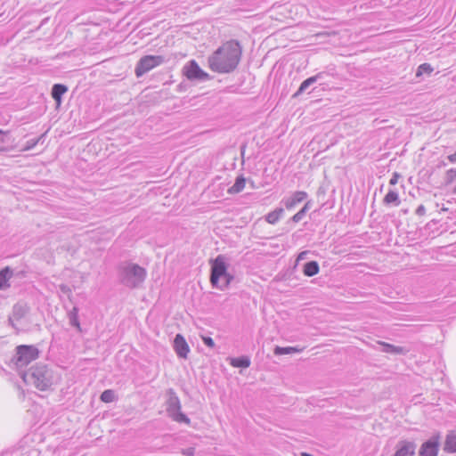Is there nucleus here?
I'll use <instances>...</instances> for the list:
<instances>
[{
  "label": "nucleus",
  "instance_id": "obj_1",
  "mask_svg": "<svg viewBox=\"0 0 456 456\" xmlns=\"http://www.w3.org/2000/svg\"><path fill=\"white\" fill-rule=\"evenodd\" d=\"M241 56L242 46L240 42L235 39L229 40L208 56V68L220 74L231 73L237 69Z\"/></svg>",
  "mask_w": 456,
  "mask_h": 456
},
{
  "label": "nucleus",
  "instance_id": "obj_2",
  "mask_svg": "<svg viewBox=\"0 0 456 456\" xmlns=\"http://www.w3.org/2000/svg\"><path fill=\"white\" fill-rule=\"evenodd\" d=\"M20 378L26 384L34 385L41 391L47 390L53 383V373L45 364H37L28 370L20 372Z\"/></svg>",
  "mask_w": 456,
  "mask_h": 456
},
{
  "label": "nucleus",
  "instance_id": "obj_3",
  "mask_svg": "<svg viewBox=\"0 0 456 456\" xmlns=\"http://www.w3.org/2000/svg\"><path fill=\"white\" fill-rule=\"evenodd\" d=\"M118 281L129 289L138 288L146 278V270L137 264L125 262L118 269Z\"/></svg>",
  "mask_w": 456,
  "mask_h": 456
},
{
  "label": "nucleus",
  "instance_id": "obj_4",
  "mask_svg": "<svg viewBox=\"0 0 456 456\" xmlns=\"http://www.w3.org/2000/svg\"><path fill=\"white\" fill-rule=\"evenodd\" d=\"M210 283L214 288L224 290L228 288L233 275L227 272L228 265L224 255H218L215 259L210 261Z\"/></svg>",
  "mask_w": 456,
  "mask_h": 456
},
{
  "label": "nucleus",
  "instance_id": "obj_5",
  "mask_svg": "<svg viewBox=\"0 0 456 456\" xmlns=\"http://www.w3.org/2000/svg\"><path fill=\"white\" fill-rule=\"evenodd\" d=\"M12 362L17 368H23L39 357V350L33 345H20L15 348Z\"/></svg>",
  "mask_w": 456,
  "mask_h": 456
},
{
  "label": "nucleus",
  "instance_id": "obj_6",
  "mask_svg": "<svg viewBox=\"0 0 456 456\" xmlns=\"http://www.w3.org/2000/svg\"><path fill=\"white\" fill-rule=\"evenodd\" d=\"M167 412L173 420L190 425L191 419L181 411V403L173 388L167 390Z\"/></svg>",
  "mask_w": 456,
  "mask_h": 456
},
{
  "label": "nucleus",
  "instance_id": "obj_7",
  "mask_svg": "<svg viewBox=\"0 0 456 456\" xmlns=\"http://www.w3.org/2000/svg\"><path fill=\"white\" fill-rule=\"evenodd\" d=\"M165 57L161 55H145L142 57L136 64L134 73L137 77H142L153 68L162 64Z\"/></svg>",
  "mask_w": 456,
  "mask_h": 456
},
{
  "label": "nucleus",
  "instance_id": "obj_8",
  "mask_svg": "<svg viewBox=\"0 0 456 456\" xmlns=\"http://www.w3.org/2000/svg\"><path fill=\"white\" fill-rule=\"evenodd\" d=\"M182 73L191 81H205L210 79V76L205 72L194 60L190 61L184 65Z\"/></svg>",
  "mask_w": 456,
  "mask_h": 456
},
{
  "label": "nucleus",
  "instance_id": "obj_9",
  "mask_svg": "<svg viewBox=\"0 0 456 456\" xmlns=\"http://www.w3.org/2000/svg\"><path fill=\"white\" fill-rule=\"evenodd\" d=\"M439 444V436H432L421 444L419 456H437Z\"/></svg>",
  "mask_w": 456,
  "mask_h": 456
},
{
  "label": "nucleus",
  "instance_id": "obj_10",
  "mask_svg": "<svg viewBox=\"0 0 456 456\" xmlns=\"http://www.w3.org/2000/svg\"><path fill=\"white\" fill-rule=\"evenodd\" d=\"M417 444L413 441L401 440L395 446V452L392 456H414Z\"/></svg>",
  "mask_w": 456,
  "mask_h": 456
},
{
  "label": "nucleus",
  "instance_id": "obj_11",
  "mask_svg": "<svg viewBox=\"0 0 456 456\" xmlns=\"http://www.w3.org/2000/svg\"><path fill=\"white\" fill-rule=\"evenodd\" d=\"M174 349L178 357L186 359L190 352V347L182 334H176L174 339Z\"/></svg>",
  "mask_w": 456,
  "mask_h": 456
},
{
  "label": "nucleus",
  "instance_id": "obj_12",
  "mask_svg": "<svg viewBox=\"0 0 456 456\" xmlns=\"http://www.w3.org/2000/svg\"><path fill=\"white\" fill-rule=\"evenodd\" d=\"M307 198V193L303 191H295L289 198L284 199L282 202L287 209H291Z\"/></svg>",
  "mask_w": 456,
  "mask_h": 456
},
{
  "label": "nucleus",
  "instance_id": "obj_13",
  "mask_svg": "<svg viewBox=\"0 0 456 456\" xmlns=\"http://www.w3.org/2000/svg\"><path fill=\"white\" fill-rule=\"evenodd\" d=\"M378 344L382 346L381 351L383 353L392 354H406L409 352V349L403 346H397L392 344L378 341Z\"/></svg>",
  "mask_w": 456,
  "mask_h": 456
},
{
  "label": "nucleus",
  "instance_id": "obj_14",
  "mask_svg": "<svg viewBox=\"0 0 456 456\" xmlns=\"http://www.w3.org/2000/svg\"><path fill=\"white\" fill-rule=\"evenodd\" d=\"M68 92V86L63 84H54L52 87L51 95L59 106L61 104L62 95Z\"/></svg>",
  "mask_w": 456,
  "mask_h": 456
},
{
  "label": "nucleus",
  "instance_id": "obj_15",
  "mask_svg": "<svg viewBox=\"0 0 456 456\" xmlns=\"http://www.w3.org/2000/svg\"><path fill=\"white\" fill-rule=\"evenodd\" d=\"M28 312L29 306L27 303L18 302L12 307V316H13L16 321H20L25 317Z\"/></svg>",
  "mask_w": 456,
  "mask_h": 456
},
{
  "label": "nucleus",
  "instance_id": "obj_16",
  "mask_svg": "<svg viewBox=\"0 0 456 456\" xmlns=\"http://www.w3.org/2000/svg\"><path fill=\"white\" fill-rule=\"evenodd\" d=\"M323 74V72H319L315 76L310 77L304 80L301 83L298 90L294 94L293 97H297L298 95L302 94L310 86L322 78Z\"/></svg>",
  "mask_w": 456,
  "mask_h": 456
},
{
  "label": "nucleus",
  "instance_id": "obj_17",
  "mask_svg": "<svg viewBox=\"0 0 456 456\" xmlns=\"http://www.w3.org/2000/svg\"><path fill=\"white\" fill-rule=\"evenodd\" d=\"M13 271L11 267L6 266L0 271V289L10 287L9 280L12 277Z\"/></svg>",
  "mask_w": 456,
  "mask_h": 456
},
{
  "label": "nucleus",
  "instance_id": "obj_18",
  "mask_svg": "<svg viewBox=\"0 0 456 456\" xmlns=\"http://www.w3.org/2000/svg\"><path fill=\"white\" fill-rule=\"evenodd\" d=\"M444 451L446 452H456V432H450L446 436Z\"/></svg>",
  "mask_w": 456,
  "mask_h": 456
},
{
  "label": "nucleus",
  "instance_id": "obj_19",
  "mask_svg": "<svg viewBox=\"0 0 456 456\" xmlns=\"http://www.w3.org/2000/svg\"><path fill=\"white\" fill-rule=\"evenodd\" d=\"M320 271L319 264L316 261H309L303 266V273L307 277L317 274Z\"/></svg>",
  "mask_w": 456,
  "mask_h": 456
},
{
  "label": "nucleus",
  "instance_id": "obj_20",
  "mask_svg": "<svg viewBox=\"0 0 456 456\" xmlns=\"http://www.w3.org/2000/svg\"><path fill=\"white\" fill-rule=\"evenodd\" d=\"M69 324L75 327L78 332H82V328L78 320V308L74 306L68 314Z\"/></svg>",
  "mask_w": 456,
  "mask_h": 456
},
{
  "label": "nucleus",
  "instance_id": "obj_21",
  "mask_svg": "<svg viewBox=\"0 0 456 456\" xmlns=\"http://www.w3.org/2000/svg\"><path fill=\"white\" fill-rule=\"evenodd\" d=\"M245 184H246V179L244 178V176L239 175L236 178L234 184L228 189V193L237 194V193L240 192L244 189Z\"/></svg>",
  "mask_w": 456,
  "mask_h": 456
},
{
  "label": "nucleus",
  "instance_id": "obj_22",
  "mask_svg": "<svg viewBox=\"0 0 456 456\" xmlns=\"http://www.w3.org/2000/svg\"><path fill=\"white\" fill-rule=\"evenodd\" d=\"M250 359L248 356L242 355L231 359V365L235 368H248L250 366Z\"/></svg>",
  "mask_w": 456,
  "mask_h": 456
},
{
  "label": "nucleus",
  "instance_id": "obj_23",
  "mask_svg": "<svg viewBox=\"0 0 456 456\" xmlns=\"http://www.w3.org/2000/svg\"><path fill=\"white\" fill-rule=\"evenodd\" d=\"M283 212H284L283 208H278L274 209L273 211L268 213L265 216L266 222L271 224H276L279 221V219L281 217Z\"/></svg>",
  "mask_w": 456,
  "mask_h": 456
},
{
  "label": "nucleus",
  "instance_id": "obj_24",
  "mask_svg": "<svg viewBox=\"0 0 456 456\" xmlns=\"http://www.w3.org/2000/svg\"><path fill=\"white\" fill-rule=\"evenodd\" d=\"M384 204L389 205L394 204L395 206H398L400 204V200L398 193L395 191L390 190L387 195L383 199Z\"/></svg>",
  "mask_w": 456,
  "mask_h": 456
},
{
  "label": "nucleus",
  "instance_id": "obj_25",
  "mask_svg": "<svg viewBox=\"0 0 456 456\" xmlns=\"http://www.w3.org/2000/svg\"><path fill=\"white\" fill-rule=\"evenodd\" d=\"M301 351H302V349L297 348V347H293V346L281 347V346H277L273 349V354L276 355H281V354H292V353H299Z\"/></svg>",
  "mask_w": 456,
  "mask_h": 456
},
{
  "label": "nucleus",
  "instance_id": "obj_26",
  "mask_svg": "<svg viewBox=\"0 0 456 456\" xmlns=\"http://www.w3.org/2000/svg\"><path fill=\"white\" fill-rule=\"evenodd\" d=\"M310 206H311V202L310 201H307L304 207L297 212L296 213L291 220L294 222V223H298L299 221H301L303 219V217L305 216V213L310 209Z\"/></svg>",
  "mask_w": 456,
  "mask_h": 456
},
{
  "label": "nucleus",
  "instance_id": "obj_27",
  "mask_svg": "<svg viewBox=\"0 0 456 456\" xmlns=\"http://www.w3.org/2000/svg\"><path fill=\"white\" fill-rule=\"evenodd\" d=\"M433 70L434 69L429 63H422L418 67L415 77H420L423 74L430 75Z\"/></svg>",
  "mask_w": 456,
  "mask_h": 456
},
{
  "label": "nucleus",
  "instance_id": "obj_28",
  "mask_svg": "<svg viewBox=\"0 0 456 456\" xmlns=\"http://www.w3.org/2000/svg\"><path fill=\"white\" fill-rule=\"evenodd\" d=\"M115 392L111 389L104 390L100 396V399L103 403H111L115 400Z\"/></svg>",
  "mask_w": 456,
  "mask_h": 456
},
{
  "label": "nucleus",
  "instance_id": "obj_29",
  "mask_svg": "<svg viewBox=\"0 0 456 456\" xmlns=\"http://www.w3.org/2000/svg\"><path fill=\"white\" fill-rule=\"evenodd\" d=\"M456 179V169L451 168L446 171L445 176H444V184L449 185L452 183Z\"/></svg>",
  "mask_w": 456,
  "mask_h": 456
},
{
  "label": "nucleus",
  "instance_id": "obj_30",
  "mask_svg": "<svg viewBox=\"0 0 456 456\" xmlns=\"http://www.w3.org/2000/svg\"><path fill=\"white\" fill-rule=\"evenodd\" d=\"M37 144H38V140H36V138L29 139L26 142L23 151H29L33 149Z\"/></svg>",
  "mask_w": 456,
  "mask_h": 456
},
{
  "label": "nucleus",
  "instance_id": "obj_31",
  "mask_svg": "<svg viewBox=\"0 0 456 456\" xmlns=\"http://www.w3.org/2000/svg\"><path fill=\"white\" fill-rule=\"evenodd\" d=\"M203 343L208 346L213 348L215 346V342L212 338L210 337H202Z\"/></svg>",
  "mask_w": 456,
  "mask_h": 456
},
{
  "label": "nucleus",
  "instance_id": "obj_32",
  "mask_svg": "<svg viewBox=\"0 0 456 456\" xmlns=\"http://www.w3.org/2000/svg\"><path fill=\"white\" fill-rule=\"evenodd\" d=\"M182 453L185 456H194L195 454V448L194 447H188L182 450Z\"/></svg>",
  "mask_w": 456,
  "mask_h": 456
},
{
  "label": "nucleus",
  "instance_id": "obj_33",
  "mask_svg": "<svg viewBox=\"0 0 456 456\" xmlns=\"http://www.w3.org/2000/svg\"><path fill=\"white\" fill-rule=\"evenodd\" d=\"M59 289L62 293H64L68 296H69L71 294V289L66 284H61L59 286Z\"/></svg>",
  "mask_w": 456,
  "mask_h": 456
},
{
  "label": "nucleus",
  "instance_id": "obj_34",
  "mask_svg": "<svg viewBox=\"0 0 456 456\" xmlns=\"http://www.w3.org/2000/svg\"><path fill=\"white\" fill-rule=\"evenodd\" d=\"M401 177L400 174L397 172H395L389 181V183L391 185H395L398 182V179Z\"/></svg>",
  "mask_w": 456,
  "mask_h": 456
},
{
  "label": "nucleus",
  "instance_id": "obj_35",
  "mask_svg": "<svg viewBox=\"0 0 456 456\" xmlns=\"http://www.w3.org/2000/svg\"><path fill=\"white\" fill-rule=\"evenodd\" d=\"M415 213H416V215H418V216H424V215H425V213H426V208H425V207H424L423 205H419V206L417 208V209H416Z\"/></svg>",
  "mask_w": 456,
  "mask_h": 456
},
{
  "label": "nucleus",
  "instance_id": "obj_36",
  "mask_svg": "<svg viewBox=\"0 0 456 456\" xmlns=\"http://www.w3.org/2000/svg\"><path fill=\"white\" fill-rule=\"evenodd\" d=\"M308 253H309V251L300 252L297 256V262L305 259Z\"/></svg>",
  "mask_w": 456,
  "mask_h": 456
},
{
  "label": "nucleus",
  "instance_id": "obj_37",
  "mask_svg": "<svg viewBox=\"0 0 456 456\" xmlns=\"http://www.w3.org/2000/svg\"><path fill=\"white\" fill-rule=\"evenodd\" d=\"M47 131L42 134L39 137L36 138V140H38V143H44L45 136H46Z\"/></svg>",
  "mask_w": 456,
  "mask_h": 456
},
{
  "label": "nucleus",
  "instance_id": "obj_38",
  "mask_svg": "<svg viewBox=\"0 0 456 456\" xmlns=\"http://www.w3.org/2000/svg\"><path fill=\"white\" fill-rule=\"evenodd\" d=\"M14 321H16V320H15V319L13 318V316H12V315H11V316L9 317V319H8V322H9V324H10L12 328H14V329L18 330V329H17V327H16V325H15V323H14Z\"/></svg>",
  "mask_w": 456,
  "mask_h": 456
},
{
  "label": "nucleus",
  "instance_id": "obj_39",
  "mask_svg": "<svg viewBox=\"0 0 456 456\" xmlns=\"http://www.w3.org/2000/svg\"><path fill=\"white\" fill-rule=\"evenodd\" d=\"M448 160L452 163L456 162V151L453 154H451L447 157Z\"/></svg>",
  "mask_w": 456,
  "mask_h": 456
},
{
  "label": "nucleus",
  "instance_id": "obj_40",
  "mask_svg": "<svg viewBox=\"0 0 456 456\" xmlns=\"http://www.w3.org/2000/svg\"><path fill=\"white\" fill-rule=\"evenodd\" d=\"M4 136V133L2 130H0V142H4V139H3Z\"/></svg>",
  "mask_w": 456,
  "mask_h": 456
},
{
  "label": "nucleus",
  "instance_id": "obj_41",
  "mask_svg": "<svg viewBox=\"0 0 456 456\" xmlns=\"http://www.w3.org/2000/svg\"><path fill=\"white\" fill-rule=\"evenodd\" d=\"M301 456H313V455L308 452H302Z\"/></svg>",
  "mask_w": 456,
  "mask_h": 456
},
{
  "label": "nucleus",
  "instance_id": "obj_42",
  "mask_svg": "<svg viewBox=\"0 0 456 456\" xmlns=\"http://www.w3.org/2000/svg\"><path fill=\"white\" fill-rule=\"evenodd\" d=\"M452 192H453L454 194H456V186L453 188Z\"/></svg>",
  "mask_w": 456,
  "mask_h": 456
}]
</instances>
